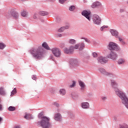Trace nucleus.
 I'll list each match as a JSON object with an SVG mask.
<instances>
[{"label":"nucleus","mask_w":128,"mask_h":128,"mask_svg":"<svg viewBox=\"0 0 128 128\" xmlns=\"http://www.w3.org/2000/svg\"><path fill=\"white\" fill-rule=\"evenodd\" d=\"M111 84L114 88L116 94L120 98L122 104L128 110V97L124 92L118 89V84L114 80H111Z\"/></svg>","instance_id":"1"},{"label":"nucleus","mask_w":128,"mask_h":128,"mask_svg":"<svg viewBox=\"0 0 128 128\" xmlns=\"http://www.w3.org/2000/svg\"><path fill=\"white\" fill-rule=\"evenodd\" d=\"M38 118L40 120L38 122V124L42 128H52V123H50V119L44 116V112H41L38 116Z\"/></svg>","instance_id":"2"},{"label":"nucleus","mask_w":128,"mask_h":128,"mask_svg":"<svg viewBox=\"0 0 128 128\" xmlns=\"http://www.w3.org/2000/svg\"><path fill=\"white\" fill-rule=\"evenodd\" d=\"M30 52L36 60H40L44 56V48L42 47L32 48L30 50Z\"/></svg>","instance_id":"3"},{"label":"nucleus","mask_w":128,"mask_h":128,"mask_svg":"<svg viewBox=\"0 0 128 128\" xmlns=\"http://www.w3.org/2000/svg\"><path fill=\"white\" fill-rule=\"evenodd\" d=\"M108 49L110 50H120L118 46L113 42H110L109 43L108 45Z\"/></svg>","instance_id":"4"},{"label":"nucleus","mask_w":128,"mask_h":128,"mask_svg":"<svg viewBox=\"0 0 128 128\" xmlns=\"http://www.w3.org/2000/svg\"><path fill=\"white\" fill-rule=\"evenodd\" d=\"M52 52L56 58H60V56H62V52H60V50L58 48H53L52 49Z\"/></svg>","instance_id":"5"},{"label":"nucleus","mask_w":128,"mask_h":128,"mask_svg":"<svg viewBox=\"0 0 128 128\" xmlns=\"http://www.w3.org/2000/svg\"><path fill=\"white\" fill-rule=\"evenodd\" d=\"M74 46H70L69 48H66L64 50V52L67 54H71L74 52Z\"/></svg>","instance_id":"6"},{"label":"nucleus","mask_w":128,"mask_h":128,"mask_svg":"<svg viewBox=\"0 0 128 128\" xmlns=\"http://www.w3.org/2000/svg\"><path fill=\"white\" fill-rule=\"evenodd\" d=\"M108 58H110L113 60H118V54L114 52H111L110 54L107 56Z\"/></svg>","instance_id":"7"},{"label":"nucleus","mask_w":128,"mask_h":128,"mask_svg":"<svg viewBox=\"0 0 128 128\" xmlns=\"http://www.w3.org/2000/svg\"><path fill=\"white\" fill-rule=\"evenodd\" d=\"M98 70L100 72H101V74H102L105 76H111V77L114 76V74L110 72H107L106 71V70H104V68H99Z\"/></svg>","instance_id":"8"},{"label":"nucleus","mask_w":128,"mask_h":128,"mask_svg":"<svg viewBox=\"0 0 128 128\" xmlns=\"http://www.w3.org/2000/svg\"><path fill=\"white\" fill-rule=\"evenodd\" d=\"M74 48L76 50H84V48H86V44L83 42H82L76 44Z\"/></svg>","instance_id":"9"},{"label":"nucleus","mask_w":128,"mask_h":128,"mask_svg":"<svg viewBox=\"0 0 128 128\" xmlns=\"http://www.w3.org/2000/svg\"><path fill=\"white\" fill-rule=\"evenodd\" d=\"M93 22L95 24H100L102 20L98 16L94 15L93 16Z\"/></svg>","instance_id":"10"},{"label":"nucleus","mask_w":128,"mask_h":128,"mask_svg":"<svg viewBox=\"0 0 128 128\" xmlns=\"http://www.w3.org/2000/svg\"><path fill=\"white\" fill-rule=\"evenodd\" d=\"M82 16L88 18L89 22H90V12L87 10H84L82 13Z\"/></svg>","instance_id":"11"},{"label":"nucleus","mask_w":128,"mask_h":128,"mask_svg":"<svg viewBox=\"0 0 128 128\" xmlns=\"http://www.w3.org/2000/svg\"><path fill=\"white\" fill-rule=\"evenodd\" d=\"M98 62H100V64H106V62H108V58L104 56L98 57Z\"/></svg>","instance_id":"12"},{"label":"nucleus","mask_w":128,"mask_h":128,"mask_svg":"<svg viewBox=\"0 0 128 128\" xmlns=\"http://www.w3.org/2000/svg\"><path fill=\"white\" fill-rule=\"evenodd\" d=\"M12 18H14V20H18V13L16 12L14 10H12Z\"/></svg>","instance_id":"13"},{"label":"nucleus","mask_w":128,"mask_h":128,"mask_svg":"<svg viewBox=\"0 0 128 128\" xmlns=\"http://www.w3.org/2000/svg\"><path fill=\"white\" fill-rule=\"evenodd\" d=\"M78 64V60H76V59H72L70 60V64L72 66H74V68L77 66Z\"/></svg>","instance_id":"14"},{"label":"nucleus","mask_w":128,"mask_h":128,"mask_svg":"<svg viewBox=\"0 0 128 128\" xmlns=\"http://www.w3.org/2000/svg\"><path fill=\"white\" fill-rule=\"evenodd\" d=\"M62 115L60 113H57L55 114L54 115V120H57V122H60V120H62Z\"/></svg>","instance_id":"15"},{"label":"nucleus","mask_w":128,"mask_h":128,"mask_svg":"<svg viewBox=\"0 0 128 128\" xmlns=\"http://www.w3.org/2000/svg\"><path fill=\"white\" fill-rule=\"evenodd\" d=\"M82 108H90V104L88 102H84L81 104Z\"/></svg>","instance_id":"16"},{"label":"nucleus","mask_w":128,"mask_h":128,"mask_svg":"<svg viewBox=\"0 0 128 128\" xmlns=\"http://www.w3.org/2000/svg\"><path fill=\"white\" fill-rule=\"evenodd\" d=\"M110 32H111L112 36H115L116 38H118V32L114 30H110Z\"/></svg>","instance_id":"17"},{"label":"nucleus","mask_w":128,"mask_h":128,"mask_svg":"<svg viewBox=\"0 0 128 128\" xmlns=\"http://www.w3.org/2000/svg\"><path fill=\"white\" fill-rule=\"evenodd\" d=\"M102 6V3L100 2H96L92 4V8H96V6Z\"/></svg>","instance_id":"18"},{"label":"nucleus","mask_w":128,"mask_h":128,"mask_svg":"<svg viewBox=\"0 0 128 128\" xmlns=\"http://www.w3.org/2000/svg\"><path fill=\"white\" fill-rule=\"evenodd\" d=\"M70 28V26H66L64 27H62L60 29H58V32H62L64 30H68V28Z\"/></svg>","instance_id":"19"},{"label":"nucleus","mask_w":128,"mask_h":128,"mask_svg":"<svg viewBox=\"0 0 128 128\" xmlns=\"http://www.w3.org/2000/svg\"><path fill=\"white\" fill-rule=\"evenodd\" d=\"M79 85L81 88V90H84V88L86 87V85L84 84V83L82 81H79L78 82Z\"/></svg>","instance_id":"20"},{"label":"nucleus","mask_w":128,"mask_h":128,"mask_svg":"<svg viewBox=\"0 0 128 128\" xmlns=\"http://www.w3.org/2000/svg\"><path fill=\"white\" fill-rule=\"evenodd\" d=\"M0 96H6V91H4V89L2 87L0 88Z\"/></svg>","instance_id":"21"},{"label":"nucleus","mask_w":128,"mask_h":128,"mask_svg":"<svg viewBox=\"0 0 128 128\" xmlns=\"http://www.w3.org/2000/svg\"><path fill=\"white\" fill-rule=\"evenodd\" d=\"M6 18H12V10L8 12H7L6 14Z\"/></svg>","instance_id":"22"},{"label":"nucleus","mask_w":128,"mask_h":128,"mask_svg":"<svg viewBox=\"0 0 128 128\" xmlns=\"http://www.w3.org/2000/svg\"><path fill=\"white\" fill-rule=\"evenodd\" d=\"M42 46L44 48H46V50H50V47H48V44H46V42H44L42 44Z\"/></svg>","instance_id":"23"},{"label":"nucleus","mask_w":128,"mask_h":128,"mask_svg":"<svg viewBox=\"0 0 128 128\" xmlns=\"http://www.w3.org/2000/svg\"><path fill=\"white\" fill-rule=\"evenodd\" d=\"M8 110H9V112H14V110H16V107L10 106L8 108Z\"/></svg>","instance_id":"24"},{"label":"nucleus","mask_w":128,"mask_h":128,"mask_svg":"<svg viewBox=\"0 0 128 128\" xmlns=\"http://www.w3.org/2000/svg\"><path fill=\"white\" fill-rule=\"evenodd\" d=\"M39 14H40V16H48V12H46L40 11L39 12Z\"/></svg>","instance_id":"25"},{"label":"nucleus","mask_w":128,"mask_h":128,"mask_svg":"<svg viewBox=\"0 0 128 128\" xmlns=\"http://www.w3.org/2000/svg\"><path fill=\"white\" fill-rule=\"evenodd\" d=\"M24 118L26 120H30L32 118V115L30 114H26L24 116Z\"/></svg>","instance_id":"26"},{"label":"nucleus","mask_w":128,"mask_h":128,"mask_svg":"<svg viewBox=\"0 0 128 128\" xmlns=\"http://www.w3.org/2000/svg\"><path fill=\"white\" fill-rule=\"evenodd\" d=\"M125 62L126 61L120 58L118 60V64H124Z\"/></svg>","instance_id":"27"},{"label":"nucleus","mask_w":128,"mask_h":128,"mask_svg":"<svg viewBox=\"0 0 128 128\" xmlns=\"http://www.w3.org/2000/svg\"><path fill=\"white\" fill-rule=\"evenodd\" d=\"M69 44H74L76 42V41L74 39H70L68 42Z\"/></svg>","instance_id":"28"},{"label":"nucleus","mask_w":128,"mask_h":128,"mask_svg":"<svg viewBox=\"0 0 128 128\" xmlns=\"http://www.w3.org/2000/svg\"><path fill=\"white\" fill-rule=\"evenodd\" d=\"M16 94V88H14L12 91L11 92L10 96H14Z\"/></svg>","instance_id":"29"},{"label":"nucleus","mask_w":128,"mask_h":128,"mask_svg":"<svg viewBox=\"0 0 128 128\" xmlns=\"http://www.w3.org/2000/svg\"><path fill=\"white\" fill-rule=\"evenodd\" d=\"M60 94H62V96H64L66 94V90L64 89H61L60 90Z\"/></svg>","instance_id":"30"},{"label":"nucleus","mask_w":128,"mask_h":128,"mask_svg":"<svg viewBox=\"0 0 128 128\" xmlns=\"http://www.w3.org/2000/svg\"><path fill=\"white\" fill-rule=\"evenodd\" d=\"M6 48V44L2 42L0 43V50H4Z\"/></svg>","instance_id":"31"},{"label":"nucleus","mask_w":128,"mask_h":128,"mask_svg":"<svg viewBox=\"0 0 128 128\" xmlns=\"http://www.w3.org/2000/svg\"><path fill=\"white\" fill-rule=\"evenodd\" d=\"M21 16H28V12H26V11H23L22 13H21Z\"/></svg>","instance_id":"32"},{"label":"nucleus","mask_w":128,"mask_h":128,"mask_svg":"<svg viewBox=\"0 0 128 128\" xmlns=\"http://www.w3.org/2000/svg\"><path fill=\"white\" fill-rule=\"evenodd\" d=\"M76 10V6H71L69 8V10L70 12H72V10Z\"/></svg>","instance_id":"33"},{"label":"nucleus","mask_w":128,"mask_h":128,"mask_svg":"<svg viewBox=\"0 0 128 128\" xmlns=\"http://www.w3.org/2000/svg\"><path fill=\"white\" fill-rule=\"evenodd\" d=\"M120 128H128V125L124 124H123L120 125Z\"/></svg>","instance_id":"34"},{"label":"nucleus","mask_w":128,"mask_h":128,"mask_svg":"<svg viewBox=\"0 0 128 128\" xmlns=\"http://www.w3.org/2000/svg\"><path fill=\"white\" fill-rule=\"evenodd\" d=\"M118 38L120 42H122L123 44H124V40H122V38L118 36V38Z\"/></svg>","instance_id":"35"},{"label":"nucleus","mask_w":128,"mask_h":128,"mask_svg":"<svg viewBox=\"0 0 128 128\" xmlns=\"http://www.w3.org/2000/svg\"><path fill=\"white\" fill-rule=\"evenodd\" d=\"M92 54L94 58H97L98 57V53H96V52H94Z\"/></svg>","instance_id":"36"},{"label":"nucleus","mask_w":128,"mask_h":128,"mask_svg":"<svg viewBox=\"0 0 128 128\" xmlns=\"http://www.w3.org/2000/svg\"><path fill=\"white\" fill-rule=\"evenodd\" d=\"M76 86V82L72 81V84L70 86V88H74Z\"/></svg>","instance_id":"37"},{"label":"nucleus","mask_w":128,"mask_h":128,"mask_svg":"<svg viewBox=\"0 0 128 128\" xmlns=\"http://www.w3.org/2000/svg\"><path fill=\"white\" fill-rule=\"evenodd\" d=\"M101 98L102 100H103V102H105V100H106V97L104 96H102L101 97Z\"/></svg>","instance_id":"38"},{"label":"nucleus","mask_w":128,"mask_h":128,"mask_svg":"<svg viewBox=\"0 0 128 128\" xmlns=\"http://www.w3.org/2000/svg\"><path fill=\"white\" fill-rule=\"evenodd\" d=\"M108 28V26H102L100 28V30L102 31V30H104V28Z\"/></svg>","instance_id":"39"},{"label":"nucleus","mask_w":128,"mask_h":128,"mask_svg":"<svg viewBox=\"0 0 128 128\" xmlns=\"http://www.w3.org/2000/svg\"><path fill=\"white\" fill-rule=\"evenodd\" d=\"M82 40H85V42H90V40H88V38H82Z\"/></svg>","instance_id":"40"},{"label":"nucleus","mask_w":128,"mask_h":128,"mask_svg":"<svg viewBox=\"0 0 128 128\" xmlns=\"http://www.w3.org/2000/svg\"><path fill=\"white\" fill-rule=\"evenodd\" d=\"M32 78L34 80H36V75H33L32 76Z\"/></svg>","instance_id":"41"},{"label":"nucleus","mask_w":128,"mask_h":128,"mask_svg":"<svg viewBox=\"0 0 128 128\" xmlns=\"http://www.w3.org/2000/svg\"><path fill=\"white\" fill-rule=\"evenodd\" d=\"M54 106H57V108H58V106H60V104H58L57 102H54V104H53Z\"/></svg>","instance_id":"42"},{"label":"nucleus","mask_w":128,"mask_h":128,"mask_svg":"<svg viewBox=\"0 0 128 128\" xmlns=\"http://www.w3.org/2000/svg\"><path fill=\"white\" fill-rule=\"evenodd\" d=\"M66 1V0H59L60 4H64Z\"/></svg>","instance_id":"43"},{"label":"nucleus","mask_w":128,"mask_h":128,"mask_svg":"<svg viewBox=\"0 0 128 128\" xmlns=\"http://www.w3.org/2000/svg\"><path fill=\"white\" fill-rule=\"evenodd\" d=\"M57 36H58V38H62V34H58L57 35Z\"/></svg>","instance_id":"44"},{"label":"nucleus","mask_w":128,"mask_h":128,"mask_svg":"<svg viewBox=\"0 0 128 128\" xmlns=\"http://www.w3.org/2000/svg\"><path fill=\"white\" fill-rule=\"evenodd\" d=\"M0 110H2V105L0 104Z\"/></svg>","instance_id":"45"},{"label":"nucleus","mask_w":128,"mask_h":128,"mask_svg":"<svg viewBox=\"0 0 128 128\" xmlns=\"http://www.w3.org/2000/svg\"><path fill=\"white\" fill-rule=\"evenodd\" d=\"M34 20H36V14H35L34 16Z\"/></svg>","instance_id":"46"},{"label":"nucleus","mask_w":128,"mask_h":128,"mask_svg":"<svg viewBox=\"0 0 128 128\" xmlns=\"http://www.w3.org/2000/svg\"><path fill=\"white\" fill-rule=\"evenodd\" d=\"M14 128H20L19 126H15Z\"/></svg>","instance_id":"47"},{"label":"nucleus","mask_w":128,"mask_h":128,"mask_svg":"<svg viewBox=\"0 0 128 128\" xmlns=\"http://www.w3.org/2000/svg\"><path fill=\"white\" fill-rule=\"evenodd\" d=\"M2 120V117H0V122Z\"/></svg>","instance_id":"48"},{"label":"nucleus","mask_w":128,"mask_h":128,"mask_svg":"<svg viewBox=\"0 0 128 128\" xmlns=\"http://www.w3.org/2000/svg\"><path fill=\"white\" fill-rule=\"evenodd\" d=\"M120 12H124V10H120Z\"/></svg>","instance_id":"49"},{"label":"nucleus","mask_w":128,"mask_h":128,"mask_svg":"<svg viewBox=\"0 0 128 128\" xmlns=\"http://www.w3.org/2000/svg\"><path fill=\"white\" fill-rule=\"evenodd\" d=\"M22 0V2H26V0Z\"/></svg>","instance_id":"50"},{"label":"nucleus","mask_w":128,"mask_h":128,"mask_svg":"<svg viewBox=\"0 0 128 128\" xmlns=\"http://www.w3.org/2000/svg\"><path fill=\"white\" fill-rule=\"evenodd\" d=\"M76 98H78V95L76 96Z\"/></svg>","instance_id":"51"}]
</instances>
